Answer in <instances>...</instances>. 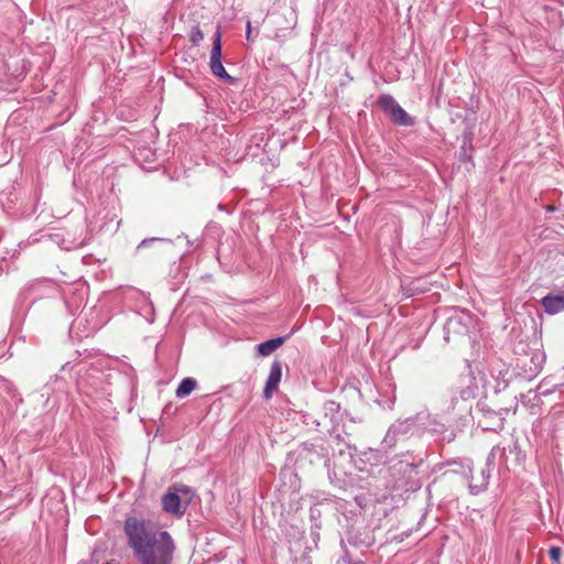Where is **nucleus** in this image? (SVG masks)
Returning <instances> with one entry per match:
<instances>
[{
    "label": "nucleus",
    "instance_id": "f257e3e1",
    "mask_svg": "<svg viewBox=\"0 0 564 564\" xmlns=\"http://www.w3.org/2000/svg\"><path fill=\"white\" fill-rule=\"evenodd\" d=\"M123 532L138 564H173L176 544L167 531L149 520L128 517Z\"/></svg>",
    "mask_w": 564,
    "mask_h": 564
},
{
    "label": "nucleus",
    "instance_id": "f03ea898",
    "mask_svg": "<svg viewBox=\"0 0 564 564\" xmlns=\"http://www.w3.org/2000/svg\"><path fill=\"white\" fill-rule=\"evenodd\" d=\"M378 106L387 113L391 121L398 126L412 127L414 119L395 101L391 95H381Z\"/></svg>",
    "mask_w": 564,
    "mask_h": 564
},
{
    "label": "nucleus",
    "instance_id": "7ed1b4c3",
    "mask_svg": "<svg viewBox=\"0 0 564 564\" xmlns=\"http://www.w3.org/2000/svg\"><path fill=\"white\" fill-rule=\"evenodd\" d=\"M209 67L212 74L223 79L227 84H235L237 79L230 76L221 63V32L220 26L217 28L213 37V47L210 51Z\"/></svg>",
    "mask_w": 564,
    "mask_h": 564
},
{
    "label": "nucleus",
    "instance_id": "20e7f679",
    "mask_svg": "<svg viewBox=\"0 0 564 564\" xmlns=\"http://www.w3.org/2000/svg\"><path fill=\"white\" fill-rule=\"evenodd\" d=\"M495 460V448L490 452L487 457V463L479 470L470 469V492L476 495L487 488L490 478L491 465Z\"/></svg>",
    "mask_w": 564,
    "mask_h": 564
},
{
    "label": "nucleus",
    "instance_id": "39448f33",
    "mask_svg": "<svg viewBox=\"0 0 564 564\" xmlns=\"http://www.w3.org/2000/svg\"><path fill=\"white\" fill-rule=\"evenodd\" d=\"M282 379V364L279 360H274L270 367L269 377L263 389V398L270 400L273 393L278 390Z\"/></svg>",
    "mask_w": 564,
    "mask_h": 564
},
{
    "label": "nucleus",
    "instance_id": "423d86ee",
    "mask_svg": "<svg viewBox=\"0 0 564 564\" xmlns=\"http://www.w3.org/2000/svg\"><path fill=\"white\" fill-rule=\"evenodd\" d=\"M545 313L550 315L564 311V290L557 293H549L541 300Z\"/></svg>",
    "mask_w": 564,
    "mask_h": 564
},
{
    "label": "nucleus",
    "instance_id": "0eeeda50",
    "mask_svg": "<svg viewBox=\"0 0 564 564\" xmlns=\"http://www.w3.org/2000/svg\"><path fill=\"white\" fill-rule=\"evenodd\" d=\"M163 510L174 516H183L185 507H182L181 498L175 492H167L162 498Z\"/></svg>",
    "mask_w": 564,
    "mask_h": 564
},
{
    "label": "nucleus",
    "instance_id": "6e6552de",
    "mask_svg": "<svg viewBox=\"0 0 564 564\" xmlns=\"http://www.w3.org/2000/svg\"><path fill=\"white\" fill-rule=\"evenodd\" d=\"M288 336L275 337L257 345V351L259 356L267 357L280 348L286 340Z\"/></svg>",
    "mask_w": 564,
    "mask_h": 564
},
{
    "label": "nucleus",
    "instance_id": "1a4fd4ad",
    "mask_svg": "<svg viewBox=\"0 0 564 564\" xmlns=\"http://www.w3.org/2000/svg\"><path fill=\"white\" fill-rule=\"evenodd\" d=\"M390 427L394 430V433L400 437V441H402L413 433L414 422L411 420L395 422Z\"/></svg>",
    "mask_w": 564,
    "mask_h": 564
},
{
    "label": "nucleus",
    "instance_id": "9d476101",
    "mask_svg": "<svg viewBox=\"0 0 564 564\" xmlns=\"http://www.w3.org/2000/svg\"><path fill=\"white\" fill-rule=\"evenodd\" d=\"M197 381L193 378H185L181 381L176 389V397L183 399L189 395L196 388Z\"/></svg>",
    "mask_w": 564,
    "mask_h": 564
},
{
    "label": "nucleus",
    "instance_id": "9b49d317",
    "mask_svg": "<svg viewBox=\"0 0 564 564\" xmlns=\"http://www.w3.org/2000/svg\"><path fill=\"white\" fill-rule=\"evenodd\" d=\"M398 442H400V437L394 433V430L389 427L382 441V448L384 452H388L389 449L393 448Z\"/></svg>",
    "mask_w": 564,
    "mask_h": 564
},
{
    "label": "nucleus",
    "instance_id": "f8f14e48",
    "mask_svg": "<svg viewBox=\"0 0 564 564\" xmlns=\"http://www.w3.org/2000/svg\"><path fill=\"white\" fill-rule=\"evenodd\" d=\"M301 455H305L311 462H313L315 457L321 458L323 456L316 445L308 443L302 445Z\"/></svg>",
    "mask_w": 564,
    "mask_h": 564
},
{
    "label": "nucleus",
    "instance_id": "ddd939ff",
    "mask_svg": "<svg viewBox=\"0 0 564 564\" xmlns=\"http://www.w3.org/2000/svg\"><path fill=\"white\" fill-rule=\"evenodd\" d=\"M11 159V151L8 141L0 134V166L8 163Z\"/></svg>",
    "mask_w": 564,
    "mask_h": 564
},
{
    "label": "nucleus",
    "instance_id": "4468645a",
    "mask_svg": "<svg viewBox=\"0 0 564 564\" xmlns=\"http://www.w3.org/2000/svg\"><path fill=\"white\" fill-rule=\"evenodd\" d=\"M545 360V356L542 352L534 351L531 356V361L533 364V367H530L531 372H539L542 369V365Z\"/></svg>",
    "mask_w": 564,
    "mask_h": 564
},
{
    "label": "nucleus",
    "instance_id": "2eb2a0df",
    "mask_svg": "<svg viewBox=\"0 0 564 564\" xmlns=\"http://www.w3.org/2000/svg\"><path fill=\"white\" fill-rule=\"evenodd\" d=\"M167 240L162 238H147L143 239L137 247L135 252L139 253L144 249L152 248L158 242H166Z\"/></svg>",
    "mask_w": 564,
    "mask_h": 564
},
{
    "label": "nucleus",
    "instance_id": "dca6fc26",
    "mask_svg": "<svg viewBox=\"0 0 564 564\" xmlns=\"http://www.w3.org/2000/svg\"><path fill=\"white\" fill-rule=\"evenodd\" d=\"M204 34L198 25L192 28L189 40L193 45H198L200 41H203Z\"/></svg>",
    "mask_w": 564,
    "mask_h": 564
},
{
    "label": "nucleus",
    "instance_id": "f3484780",
    "mask_svg": "<svg viewBox=\"0 0 564 564\" xmlns=\"http://www.w3.org/2000/svg\"><path fill=\"white\" fill-rule=\"evenodd\" d=\"M323 409H324V412L326 415H328V414L335 415L336 413H338L340 405H339V403H337L333 400H329L324 403Z\"/></svg>",
    "mask_w": 564,
    "mask_h": 564
},
{
    "label": "nucleus",
    "instance_id": "a211bd4d",
    "mask_svg": "<svg viewBox=\"0 0 564 564\" xmlns=\"http://www.w3.org/2000/svg\"><path fill=\"white\" fill-rule=\"evenodd\" d=\"M549 554L554 564L561 563L562 550L560 546H552L549 551Z\"/></svg>",
    "mask_w": 564,
    "mask_h": 564
},
{
    "label": "nucleus",
    "instance_id": "6ab92c4d",
    "mask_svg": "<svg viewBox=\"0 0 564 564\" xmlns=\"http://www.w3.org/2000/svg\"><path fill=\"white\" fill-rule=\"evenodd\" d=\"M475 395V389L471 387H467L460 391V397L464 400H467L469 398H473Z\"/></svg>",
    "mask_w": 564,
    "mask_h": 564
},
{
    "label": "nucleus",
    "instance_id": "aec40b11",
    "mask_svg": "<svg viewBox=\"0 0 564 564\" xmlns=\"http://www.w3.org/2000/svg\"><path fill=\"white\" fill-rule=\"evenodd\" d=\"M246 36H247V40H251V23L250 22L247 23Z\"/></svg>",
    "mask_w": 564,
    "mask_h": 564
},
{
    "label": "nucleus",
    "instance_id": "412c9836",
    "mask_svg": "<svg viewBox=\"0 0 564 564\" xmlns=\"http://www.w3.org/2000/svg\"><path fill=\"white\" fill-rule=\"evenodd\" d=\"M416 467H417V465H416V464H413V463H406V464H405V468H409V469H411V470H412V469H415Z\"/></svg>",
    "mask_w": 564,
    "mask_h": 564
},
{
    "label": "nucleus",
    "instance_id": "4be33fe9",
    "mask_svg": "<svg viewBox=\"0 0 564 564\" xmlns=\"http://www.w3.org/2000/svg\"><path fill=\"white\" fill-rule=\"evenodd\" d=\"M156 254H159V251L155 249V250H153L152 254L149 258H151L152 256H156Z\"/></svg>",
    "mask_w": 564,
    "mask_h": 564
},
{
    "label": "nucleus",
    "instance_id": "5701e85b",
    "mask_svg": "<svg viewBox=\"0 0 564 564\" xmlns=\"http://www.w3.org/2000/svg\"><path fill=\"white\" fill-rule=\"evenodd\" d=\"M467 142H470V139L465 137L464 143L466 144Z\"/></svg>",
    "mask_w": 564,
    "mask_h": 564
},
{
    "label": "nucleus",
    "instance_id": "b1692460",
    "mask_svg": "<svg viewBox=\"0 0 564 564\" xmlns=\"http://www.w3.org/2000/svg\"><path fill=\"white\" fill-rule=\"evenodd\" d=\"M105 564H112V563H110V562H106Z\"/></svg>",
    "mask_w": 564,
    "mask_h": 564
}]
</instances>
